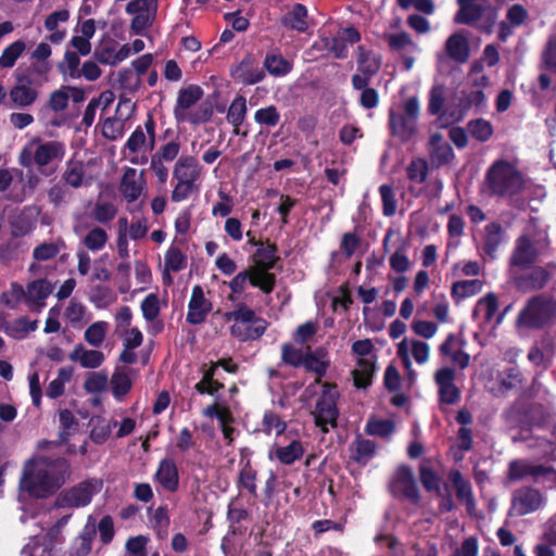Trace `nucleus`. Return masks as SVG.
Returning <instances> with one entry per match:
<instances>
[{"label": "nucleus", "mask_w": 556, "mask_h": 556, "mask_svg": "<svg viewBox=\"0 0 556 556\" xmlns=\"http://www.w3.org/2000/svg\"><path fill=\"white\" fill-rule=\"evenodd\" d=\"M72 475L64 457L34 456L27 460L20 479V489L36 498H46L61 489Z\"/></svg>", "instance_id": "nucleus-1"}, {"label": "nucleus", "mask_w": 556, "mask_h": 556, "mask_svg": "<svg viewBox=\"0 0 556 556\" xmlns=\"http://www.w3.org/2000/svg\"><path fill=\"white\" fill-rule=\"evenodd\" d=\"M72 475L64 457L34 456L27 460L20 479V489L36 498H46L61 489Z\"/></svg>", "instance_id": "nucleus-2"}, {"label": "nucleus", "mask_w": 556, "mask_h": 556, "mask_svg": "<svg viewBox=\"0 0 556 556\" xmlns=\"http://www.w3.org/2000/svg\"><path fill=\"white\" fill-rule=\"evenodd\" d=\"M485 186L494 195L510 198L523 190L525 178L514 163L497 160L485 173Z\"/></svg>", "instance_id": "nucleus-3"}, {"label": "nucleus", "mask_w": 556, "mask_h": 556, "mask_svg": "<svg viewBox=\"0 0 556 556\" xmlns=\"http://www.w3.org/2000/svg\"><path fill=\"white\" fill-rule=\"evenodd\" d=\"M173 202L179 203L198 193L202 182V166L193 156H181L173 169Z\"/></svg>", "instance_id": "nucleus-4"}, {"label": "nucleus", "mask_w": 556, "mask_h": 556, "mask_svg": "<svg viewBox=\"0 0 556 556\" xmlns=\"http://www.w3.org/2000/svg\"><path fill=\"white\" fill-rule=\"evenodd\" d=\"M155 147V122L151 116L141 126H137L122 148L124 160L134 165L149 162Z\"/></svg>", "instance_id": "nucleus-5"}, {"label": "nucleus", "mask_w": 556, "mask_h": 556, "mask_svg": "<svg viewBox=\"0 0 556 556\" xmlns=\"http://www.w3.org/2000/svg\"><path fill=\"white\" fill-rule=\"evenodd\" d=\"M65 155V144L58 140L41 141L33 139L20 153L18 161L22 166L30 167L36 164L45 167L59 163Z\"/></svg>", "instance_id": "nucleus-6"}, {"label": "nucleus", "mask_w": 556, "mask_h": 556, "mask_svg": "<svg viewBox=\"0 0 556 556\" xmlns=\"http://www.w3.org/2000/svg\"><path fill=\"white\" fill-rule=\"evenodd\" d=\"M102 482L98 479L81 481L61 491L55 497L54 508H81L89 505L92 497L101 491Z\"/></svg>", "instance_id": "nucleus-7"}, {"label": "nucleus", "mask_w": 556, "mask_h": 556, "mask_svg": "<svg viewBox=\"0 0 556 556\" xmlns=\"http://www.w3.org/2000/svg\"><path fill=\"white\" fill-rule=\"evenodd\" d=\"M203 96V90L197 85H190L182 88L177 98L176 106L174 110L175 117L178 122L200 124L205 122L208 116V110H198L194 105L200 101Z\"/></svg>", "instance_id": "nucleus-8"}, {"label": "nucleus", "mask_w": 556, "mask_h": 556, "mask_svg": "<svg viewBox=\"0 0 556 556\" xmlns=\"http://www.w3.org/2000/svg\"><path fill=\"white\" fill-rule=\"evenodd\" d=\"M281 358L288 365L314 372L318 377L315 382H319L330 364L323 350H282Z\"/></svg>", "instance_id": "nucleus-9"}, {"label": "nucleus", "mask_w": 556, "mask_h": 556, "mask_svg": "<svg viewBox=\"0 0 556 556\" xmlns=\"http://www.w3.org/2000/svg\"><path fill=\"white\" fill-rule=\"evenodd\" d=\"M321 388V394L316 402L314 418L316 426L321 428L324 432H327L328 426H337L339 392L334 384L323 383Z\"/></svg>", "instance_id": "nucleus-10"}, {"label": "nucleus", "mask_w": 556, "mask_h": 556, "mask_svg": "<svg viewBox=\"0 0 556 556\" xmlns=\"http://www.w3.org/2000/svg\"><path fill=\"white\" fill-rule=\"evenodd\" d=\"M546 235L544 231L534 232L532 226L528 227L526 232L516 241V248L511 256V264L525 266L531 264L536 258L539 252L545 245Z\"/></svg>", "instance_id": "nucleus-11"}, {"label": "nucleus", "mask_w": 556, "mask_h": 556, "mask_svg": "<svg viewBox=\"0 0 556 556\" xmlns=\"http://www.w3.org/2000/svg\"><path fill=\"white\" fill-rule=\"evenodd\" d=\"M555 313V302L543 298H534L529 301L527 306L520 312L518 326L526 328H539L547 323Z\"/></svg>", "instance_id": "nucleus-12"}, {"label": "nucleus", "mask_w": 556, "mask_h": 556, "mask_svg": "<svg viewBox=\"0 0 556 556\" xmlns=\"http://www.w3.org/2000/svg\"><path fill=\"white\" fill-rule=\"evenodd\" d=\"M543 494L532 486H521L511 493L508 516L522 517L540 510L545 505Z\"/></svg>", "instance_id": "nucleus-13"}, {"label": "nucleus", "mask_w": 556, "mask_h": 556, "mask_svg": "<svg viewBox=\"0 0 556 556\" xmlns=\"http://www.w3.org/2000/svg\"><path fill=\"white\" fill-rule=\"evenodd\" d=\"M473 317L485 329L486 334H491L502 323L504 314L498 312V301L494 293H488L478 301L473 309Z\"/></svg>", "instance_id": "nucleus-14"}, {"label": "nucleus", "mask_w": 556, "mask_h": 556, "mask_svg": "<svg viewBox=\"0 0 556 556\" xmlns=\"http://www.w3.org/2000/svg\"><path fill=\"white\" fill-rule=\"evenodd\" d=\"M389 490L395 497H405L413 504H417L419 502V490L416 484L413 471L407 466H400L395 470L390 480Z\"/></svg>", "instance_id": "nucleus-15"}, {"label": "nucleus", "mask_w": 556, "mask_h": 556, "mask_svg": "<svg viewBox=\"0 0 556 556\" xmlns=\"http://www.w3.org/2000/svg\"><path fill=\"white\" fill-rule=\"evenodd\" d=\"M147 181L144 170H137L134 167H126L119 182V192L128 202L137 201L146 191Z\"/></svg>", "instance_id": "nucleus-16"}, {"label": "nucleus", "mask_w": 556, "mask_h": 556, "mask_svg": "<svg viewBox=\"0 0 556 556\" xmlns=\"http://www.w3.org/2000/svg\"><path fill=\"white\" fill-rule=\"evenodd\" d=\"M455 371L450 367L439 369L434 375L441 405H454L460 399V391L454 383Z\"/></svg>", "instance_id": "nucleus-17"}, {"label": "nucleus", "mask_w": 556, "mask_h": 556, "mask_svg": "<svg viewBox=\"0 0 556 556\" xmlns=\"http://www.w3.org/2000/svg\"><path fill=\"white\" fill-rule=\"evenodd\" d=\"M486 104V97L481 89H464L458 99V111L452 114L451 123L459 122L471 110L479 112Z\"/></svg>", "instance_id": "nucleus-18"}, {"label": "nucleus", "mask_w": 556, "mask_h": 556, "mask_svg": "<svg viewBox=\"0 0 556 556\" xmlns=\"http://www.w3.org/2000/svg\"><path fill=\"white\" fill-rule=\"evenodd\" d=\"M211 311L212 303L205 298L202 288L194 286L188 304L187 321L199 325L205 320Z\"/></svg>", "instance_id": "nucleus-19"}, {"label": "nucleus", "mask_w": 556, "mask_h": 556, "mask_svg": "<svg viewBox=\"0 0 556 556\" xmlns=\"http://www.w3.org/2000/svg\"><path fill=\"white\" fill-rule=\"evenodd\" d=\"M448 478L454 485L457 500L465 503L467 513L470 516H477V506L471 483L463 477L459 470H452Z\"/></svg>", "instance_id": "nucleus-20"}, {"label": "nucleus", "mask_w": 556, "mask_h": 556, "mask_svg": "<svg viewBox=\"0 0 556 556\" xmlns=\"http://www.w3.org/2000/svg\"><path fill=\"white\" fill-rule=\"evenodd\" d=\"M52 285L46 279L28 283L25 290V302L31 311L39 312L46 306V299L52 292Z\"/></svg>", "instance_id": "nucleus-21"}, {"label": "nucleus", "mask_w": 556, "mask_h": 556, "mask_svg": "<svg viewBox=\"0 0 556 556\" xmlns=\"http://www.w3.org/2000/svg\"><path fill=\"white\" fill-rule=\"evenodd\" d=\"M156 482L163 490L175 493L179 488V473L175 462L170 458H164L159 463L154 475Z\"/></svg>", "instance_id": "nucleus-22"}, {"label": "nucleus", "mask_w": 556, "mask_h": 556, "mask_svg": "<svg viewBox=\"0 0 556 556\" xmlns=\"http://www.w3.org/2000/svg\"><path fill=\"white\" fill-rule=\"evenodd\" d=\"M359 358L356 368L352 370L354 386L358 389H366L371 384L375 372V364L372 359L364 358L371 350H354Z\"/></svg>", "instance_id": "nucleus-23"}, {"label": "nucleus", "mask_w": 556, "mask_h": 556, "mask_svg": "<svg viewBox=\"0 0 556 556\" xmlns=\"http://www.w3.org/2000/svg\"><path fill=\"white\" fill-rule=\"evenodd\" d=\"M446 55L457 63H466L470 56L469 41L465 33L451 35L445 42Z\"/></svg>", "instance_id": "nucleus-24"}, {"label": "nucleus", "mask_w": 556, "mask_h": 556, "mask_svg": "<svg viewBox=\"0 0 556 556\" xmlns=\"http://www.w3.org/2000/svg\"><path fill=\"white\" fill-rule=\"evenodd\" d=\"M161 308L162 302L156 293H149L140 304L144 320L155 333L163 329V323L159 319Z\"/></svg>", "instance_id": "nucleus-25"}, {"label": "nucleus", "mask_w": 556, "mask_h": 556, "mask_svg": "<svg viewBox=\"0 0 556 556\" xmlns=\"http://www.w3.org/2000/svg\"><path fill=\"white\" fill-rule=\"evenodd\" d=\"M389 119L392 134L402 140L410 139L417 131V121L396 113L394 109L390 110Z\"/></svg>", "instance_id": "nucleus-26"}, {"label": "nucleus", "mask_w": 556, "mask_h": 556, "mask_svg": "<svg viewBox=\"0 0 556 556\" xmlns=\"http://www.w3.org/2000/svg\"><path fill=\"white\" fill-rule=\"evenodd\" d=\"M540 464L528 459H514L508 464L506 478L509 482H517L527 479L535 481L536 471Z\"/></svg>", "instance_id": "nucleus-27"}, {"label": "nucleus", "mask_w": 556, "mask_h": 556, "mask_svg": "<svg viewBox=\"0 0 556 556\" xmlns=\"http://www.w3.org/2000/svg\"><path fill=\"white\" fill-rule=\"evenodd\" d=\"M481 0H457L459 10L454 17L457 24H472L478 21L485 11Z\"/></svg>", "instance_id": "nucleus-28"}, {"label": "nucleus", "mask_w": 556, "mask_h": 556, "mask_svg": "<svg viewBox=\"0 0 556 556\" xmlns=\"http://www.w3.org/2000/svg\"><path fill=\"white\" fill-rule=\"evenodd\" d=\"M304 454V447L300 440H292L288 445H277L273 448L269 457L276 458L283 465H292Z\"/></svg>", "instance_id": "nucleus-29"}, {"label": "nucleus", "mask_w": 556, "mask_h": 556, "mask_svg": "<svg viewBox=\"0 0 556 556\" xmlns=\"http://www.w3.org/2000/svg\"><path fill=\"white\" fill-rule=\"evenodd\" d=\"M430 146V160L432 164L441 166L450 163L454 159V151L452 147L447 142H443L441 135H432Z\"/></svg>", "instance_id": "nucleus-30"}, {"label": "nucleus", "mask_w": 556, "mask_h": 556, "mask_svg": "<svg viewBox=\"0 0 556 556\" xmlns=\"http://www.w3.org/2000/svg\"><path fill=\"white\" fill-rule=\"evenodd\" d=\"M70 13L67 10H60L51 13L45 21V27L50 31L49 39L52 42H60L65 37V30L60 25L67 22Z\"/></svg>", "instance_id": "nucleus-31"}, {"label": "nucleus", "mask_w": 556, "mask_h": 556, "mask_svg": "<svg viewBox=\"0 0 556 556\" xmlns=\"http://www.w3.org/2000/svg\"><path fill=\"white\" fill-rule=\"evenodd\" d=\"M90 424L92 427L90 431V439L96 444L104 443L111 435L112 429L116 428L118 425L117 420H109L102 417H92Z\"/></svg>", "instance_id": "nucleus-32"}, {"label": "nucleus", "mask_w": 556, "mask_h": 556, "mask_svg": "<svg viewBox=\"0 0 556 556\" xmlns=\"http://www.w3.org/2000/svg\"><path fill=\"white\" fill-rule=\"evenodd\" d=\"M247 111V100L241 96L236 97L229 105L226 118L233 126L236 135L239 134V127L245 119Z\"/></svg>", "instance_id": "nucleus-33"}, {"label": "nucleus", "mask_w": 556, "mask_h": 556, "mask_svg": "<svg viewBox=\"0 0 556 556\" xmlns=\"http://www.w3.org/2000/svg\"><path fill=\"white\" fill-rule=\"evenodd\" d=\"M71 361L79 363L84 368H97L104 361V354L100 350H73Z\"/></svg>", "instance_id": "nucleus-34"}, {"label": "nucleus", "mask_w": 556, "mask_h": 556, "mask_svg": "<svg viewBox=\"0 0 556 556\" xmlns=\"http://www.w3.org/2000/svg\"><path fill=\"white\" fill-rule=\"evenodd\" d=\"M307 17V10L302 4H295L291 9V11L283 16L282 23L294 30H298L300 33H304L308 25L306 22Z\"/></svg>", "instance_id": "nucleus-35"}, {"label": "nucleus", "mask_w": 556, "mask_h": 556, "mask_svg": "<svg viewBox=\"0 0 556 556\" xmlns=\"http://www.w3.org/2000/svg\"><path fill=\"white\" fill-rule=\"evenodd\" d=\"M37 98V90L25 84L16 85L10 91V99L20 108L31 105Z\"/></svg>", "instance_id": "nucleus-36"}, {"label": "nucleus", "mask_w": 556, "mask_h": 556, "mask_svg": "<svg viewBox=\"0 0 556 556\" xmlns=\"http://www.w3.org/2000/svg\"><path fill=\"white\" fill-rule=\"evenodd\" d=\"M130 372L126 367L118 366L111 379L112 392L115 397L127 394L131 388Z\"/></svg>", "instance_id": "nucleus-37"}, {"label": "nucleus", "mask_w": 556, "mask_h": 556, "mask_svg": "<svg viewBox=\"0 0 556 556\" xmlns=\"http://www.w3.org/2000/svg\"><path fill=\"white\" fill-rule=\"evenodd\" d=\"M467 129L470 136L480 142L489 141L494 134L493 125L484 118L470 121L467 124Z\"/></svg>", "instance_id": "nucleus-38"}, {"label": "nucleus", "mask_w": 556, "mask_h": 556, "mask_svg": "<svg viewBox=\"0 0 556 556\" xmlns=\"http://www.w3.org/2000/svg\"><path fill=\"white\" fill-rule=\"evenodd\" d=\"M483 282L479 279L460 280L452 286V296L457 300L472 296L482 290Z\"/></svg>", "instance_id": "nucleus-39"}, {"label": "nucleus", "mask_w": 556, "mask_h": 556, "mask_svg": "<svg viewBox=\"0 0 556 556\" xmlns=\"http://www.w3.org/2000/svg\"><path fill=\"white\" fill-rule=\"evenodd\" d=\"M244 324L245 325L240 328L239 331H231V334L241 341L257 339L266 329V321L261 318Z\"/></svg>", "instance_id": "nucleus-40"}, {"label": "nucleus", "mask_w": 556, "mask_h": 556, "mask_svg": "<svg viewBox=\"0 0 556 556\" xmlns=\"http://www.w3.org/2000/svg\"><path fill=\"white\" fill-rule=\"evenodd\" d=\"M387 41L391 49L400 53H416L419 51V47L406 33L388 35Z\"/></svg>", "instance_id": "nucleus-41"}, {"label": "nucleus", "mask_w": 556, "mask_h": 556, "mask_svg": "<svg viewBox=\"0 0 556 556\" xmlns=\"http://www.w3.org/2000/svg\"><path fill=\"white\" fill-rule=\"evenodd\" d=\"M520 384V372L515 368H509L498 376V387L494 389V392L496 395H506L509 391L517 389Z\"/></svg>", "instance_id": "nucleus-42"}, {"label": "nucleus", "mask_w": 556, "mask_h": 556, "mask_svg": "<svg viewBox=\"0 0 556 556\" xmlns=\"http://www.w3.org/2000/svg\"><path fill=\"white\" fill-rule=\"evenodd\" d=\"M89 300L97 308H106L117 301V296L112 289L97 286L91 290Z\"/></svg>", "instance_id": "nucleus-43"}, {"label": "nucleus", "mask_w": 556, "mask_h": 556, "mask_svg": "<svg viewBox=\"0 0 556 556\" xmlns=\"http://www.w3.org/2000/svg\"><path fill=\"white\" fill-rule=\"evenodd\" d=\"M110 325L108 321L99 320L92 323L85 330V340L89 345L99 346L104 341L106 333L109 331Z\"/></svg>", "instance_id": "nucleus-44"}, {"label": "nucleus", "mask_w": 556, "mask_h": 556, "mask_svg": "<svg viewBox=\"0 0 556 556\" xmlns=\"http://www.w3.org/2000/svg\"><path fill=\"white\" fill-rule=\"evenodd\" d=\"M548 280V274L544 268H533L528 276L518 280L519 288L522 289H541Z\"/></svg>", "instance_id": "nucleus-45"}, {"label": "nucleus", "mask_w": 556, "mask_h": 556, "mask_svg": "<svg viewBox=\"0 0 556 556\" xmlns=\"http://www.w3.org/2000/svg\"><path fill=\"white\" fill-rule=\"evenodd\" d=\"M26 45L22 40H16L9 45L0 55V67L11 68L14 66L16 60L23 54Z\"/></svg>", "instance_id": "nucleus-46"}, {"label": "nucleus", "mask_w": 556, "mask_h": 556, "mask_svg": "<svg viewBox=\"0 0 556 556\" xmlns=\"http://www.w3.org/2000/svg\"><path fill=\"white\" fill-rule=\"evenodd\" d=\"M432 315L440 324L451 323V307L445 294L439 293L433 295Z\"/></svg>", "instance_id": "nucleus-47"}, {"label": "nucleus", "mask_w": 556, "mask_h": 556, "mask_svg": "<svg viewBox=\"0 0 556 556\" xmlns=\"http://www.w3.org/2000/svg\"><path fill=\"white\" fill-rule=\"evenodd\" d=\"M484 231V251L493 257L502 242V228L500 225L492 223L485 226Z\"/></svg>", "instance_id": "nucleus-48"}, {"label": "nucleus", "mask_w": 556, "mask_h": 556, "mask_svg": "<svg viewBox=\"0 0 556 556\" xmlns=\"http://www.w3.org/2000/svg\"><path fill=\"white\" fill-rule=\"evenodd\" d=\"M541 67L556 74V29L548 37L542 51Z\"/></svg>", "instance_id": "nucleus-49"}, {"label": "nucleus", "mask_w": 556, "mask_h": 556, "mask_svg": "<svg viewBox=\"0 0 556 556\" xmlns=\"http://www.w3.org/2000/svg\"><path fill=\"white\" fill-rule=\"evenodd\" d=\"M86 314V306L76 299H72L64 311L65 319L74 327H78L85 321Z\"/></svg>", "instance_id": "nucleus-50"}, {"label": "nucleus", "mask_w": 556, "mask_h": 556, "mask_svg": "<svg viewBox=\"0 0 556 556\" xmlns=\"http://www.w3.org/2000/svg\"><path fill=\"white\" fill-rule=\"evenodd\" d=\"M420 481L428 492L441 495V477L429 466L421 465L419 469Z\"/></svg>", "instance_id": "nucleus-51"}, {"label": "nucleus", "mask_w": 556, "mask_h": 556, "mask_svg": "<svg viewBox=\"0 0 556 556\" xmlns=\"http://www.w3.org/2000/svg\"><path fill=\"white\" fill-rule=\"evenodd\" d=\"M22 299L25 300V289L20 283L12 282L10 289L1 294L0 306L15 308Z\"/></svg>", "instance_id": "nucleus-52"}, {"label": "nucleus", "mask_w": 556, "mask_h": 556, "mask_svg": "<svg viewBox=\"0 0 556 556\" xmlns=\"http://www.w3.org/2000/svg\"><path fill=\"white\" fill-rule=\"evenodd\" d=\"M265 67L274 76L287 75L292 65L280 54H271L265 59Z\"/></svg>", "instance_id": "nucleus-53"}, {"label": "nucleus", "mask_w": 556, "mask_h": 556, "mask_svg": "<svg viewBox=\"0 0 556 556\" xmlns=\"http://www.w3.org/2000/svg\"><path fill=\"white\" fill-rule=\"evenodd\" d=\"M214 375H215V367H211L208 368L205 372H204V376L203 378L195 384V390L200 393V394H211V395H214L216 394L220 389L224 388V386L214 380Z\"/></svg>", "instance_id": "nucleus-54"}, {"label": "nucleus", "mask_w": 556, "mask_h": 556, "mask_svg": "<svg viewBox=\"0 0 556 556\" xmlns=\"http://www.w3.org/2000/svg\"><path fill=\"white\" fill-rule=\"evenodd\" d=\"M108 238L105 230L94 227L85 236L83 242L88 250L97 252L105 247Z\"/></svg>", "instance_id": "nucleus-55"}, {"label": "nucleus", "mask_w": 556, "mask_h": 556, "mask_svg": "<svg viewBox=\"0 0 556 556\" xmlns=\"http://www.w3.org/2000/svg\"><path fill=\"white\" fill-rule=\"evenodd\" d=\"M228 321H233L231 331H239L245 324L252 321L255 318L254 312L245 306L239 307L233 312L226 313L225 315Z\"/></svg>", "instance_id": "nucleus-56"}, {"label": "nucleus", "mask_w": 556, "mask_h": 556, "mask_svg": "<svg viewBox=\"0 0 556 556\" xmlns=\"http://www.w3.org/2000/svg\"><path fill=\"white\" fill-rule=\"evenodd\" d=\"M390 267L396 273H405L410 268V261L407 255V247L402 243L389 260Z\"/></svg>", "instance_id": "nucleus-57"}, {"label": "nucleus", "mask_w": 556, "mask_h": 556, "mask_svg": "<svg viewBox=\"0 0 556 556\" xmlns=\"http://www.w3.org/2000/svg\"><path fill=\"white\" fill-rule=\"evenodd\" d=\"M445 101V88L441 84H434L430 90L428 111L432 115L441 113Z\"/></svg>", "instance_id": "nucleus-58"}, {"label": "nucleus", "mask_w": 556, "mask_h": 556, "mask_svg": "<svg viewBox=\"0 0 556 556\" xmlns=\"http://www.w3.org/2000/svg\"><path fill=\"white\" fill-rule=\"evenodd\" d=\"M254 119L261 126L275 127L280 121V114L276 106L269 105L258 109L254 114Z\"/></svg>", "instance_id": "nucleus-59"}, {"label": "nucleus", "mask_w": 556, "mask_h": 556, "mask_svg": "<svg viewBox=\"0 0 556 556\" xmlns=\"http://www.w3.org/2000/svg\"><path fill=\"white\" fill-rule=\"evenodd\" d=\"M321 46L337 59H343L348 55V45L338 37H324L320 40Z\"/></svg>", "instance_id": "nucleus-60"}, {"label": "nucleus", "mask_w": 556, "mask_h": 556, "mask_svg": "<svg viewBox=\"0 0 556 556\" xmlns=\"http://www.w3.org/2000/svg\"><path fill=\"white\" fill-rule=\"evenodd\" d=\"M186 256L177 249L170 248L164 257L165 271H179L186 267Z\"/></svg>", "instance_id": "nucleus-61"}, {"label": "nucleus", "mask_w": 556, "mask_h": 556, "mask_svg": "<svg viewBox=\"0 0 556 556\" xmlns=\"http://www.w3.org/2000/svg\"><path fill=\"white\" fill-rule=\"evenodd\" d=\"M93 531L83 532L73 543L70 556H87L92 547Z\"/></svg>", "instance_id": "nucleus-62"}, {"label": "nucleus", "mask_w": 556, "mask_h": 556, "mask_svg": "<svg viewBox=\"0 0 556 556\" xmlns=\"http://www.w3.org/2000/svg\"><path fill=\"white\" fill-rule=\"evenodd\" d=\"M117 213L114 203L108 201H98L92 211V217L99 223L112 220Z\"/></svg>", "instance_id": "nucleus-63"}, {"label": "nucleus", "mask_w": 556, "mask_h": 556, "mask_svg": "<svg viewBox=\"0 0 556 556\" xmlns=\"http://www.w3.org/2000/svg\"><path fill=\"white\" fill-rule=\"evenodd\" d=\"M286 422L282 421L276 413L271 410L264 413L262 419V431L266 434H270L273 430H275L277 434H281L286 430Z\"/></svg>", "instance_id": "nucleus-64"}]
</instances>
